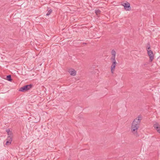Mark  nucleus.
Wrapping results in <instances>:
<instances>
[{"label":"nucleus","instance_id":"nucleus-5","mask_svg":"<svg viewBox=\"0 0 160 160\" xmlns=\"http://www.w3.org/2000/svg\"><path fill=\"white\" fill-rule=\"evenodd\" d=\"M124 7V9L127 11H129L131 9V8L130 6V4L129 3L127 2L124 3L122 4Z\"/></svg>","mask_w":160,"mask_h":160},{"label":"nucleus","instance_id":"nucleus-12","mask_svg":"<svg viewBox=\"0 0 160 160\" xmlns=\"http://www.w3.org/2000/svg\"><path fill=\"white\" fill-rule=\"evenodd\" d=\"M11 142H9V141H7L5 144L6 145H9L11 144Z\"/></svg>","mask_w":160,"mask_h":160},{"label":"nucleus","instance_id":"nucleus-6","mask_svg":"<svg viewBox=\"0 0 160 160\" xmlns=\"http://www.w3.org/2000/svg\"><path fill=\"white\" fill-rule=\"evenodd\" d=\"M153 127L157 132L160 134V125L158 122H156L153 125Z\"/></svg>","mask_w":160,"mask_h":160},{"label":"nucleus","instance_id":"nucleus-15","mask_svg":"<svg viewBox=\"0 0 160 160\" xmlns=\"http://www.w3.org/2000/svg\"><path fill=\"white\" fill-rule=\"evenodd\" d=\"M8 136H10L12 137V133L11 131L9 132V133H8Z\"/></svg>","mask_w":160,"mask_h":160},{"label":"nucleus","instance_id":"nucleus-8","mask_svg":"<svg viewBox=\"0 0 160 160\" xmlns=\"http://www.w3.org/2000/svg\"><path fill=\"white\" fill-rule=\"evenodd\" d=\"M116 52L114 50H112L111 51V54L112 56L111 58V60H115L116 56Z\"/></svg>","mask_w":160,"mask_h":160},{"label":"nucleus","instance_id":"nucleus-1","mask_svg":"<svg viewBox=\"0 0 160 160\" xmlns=\"http://www.w3.org/2000/svg\"><path fill=\"white\" fill-rule=\"evenodd\" d=\"M142 118L141 116L139 115L134 119L132 124L131 131L137 137L139 136L137 131L139 127Z\"/></svg>","mask_w":160,"mask_h":160},{"label":"nucleus","instance_id":"nucleus-3","mask_svg":"<svg viewBox=\"0 0 160 160\" xmlns=\"http://www.w3.org/2000/svg\"><path fill=\"white\" fill-rule=\"evenodd\" d=\"M112 61V65L111 66V72L112 74L114 73V71L117 62L115 60H111Z\"/></svg>","mask_w":160,"mask_h":160},{"label":"nucleus","instance_id":"nucleus-4","mask_svg":"<svg viewBox=\"0 0 160 160\" xmlns=\"http://www.w3.org/2000/svg\"><path fill=\"white\" fill-rule=\"evenodd\" d=\"M148 54L150 60L152 62L154 58V55L152 52L150 50H147Z\"/></svg>","mask_w":160,"mask_h":160},{"label":"nucleus","instance_id":"nucleus-13","mask_svg":"<svg viewBox=\"0 0 160 160\" xmlns=\"http://www.w3.org/2000/svg\"><path fill=\"white\" fill-rule=\"evenodd\" d=\"M100 12H101V11L99 10H97L95 11V13L97 15L98 14H99V13H100Z\"/></svg>","mask_w":160,"mask_h":160},{"label":"nucleus","instance_id":"nucleus-11","mask_svg":"<svg viewBox=\"0 0 160 160\" xmlns=\"http://www.w3.org/2000/svg\"><path fill=\"white\" fill-rule=\"evenodd\" d=\"M52 12V9L49 10L48 11V12H47V13L46 14V15L47 16L49 15Z\"/></svg>","mask_w":160,"mask_h":160},{"label":"nucleus","instance_id":"nucleus-7","mask_svg":"<svg viewBox=\"0 0 160 160\" xmlns=\"http://www.w3.org/2000/svg\"><path fill=\"white\" fill-rule=\"evenodd\" d=\"M68 72L72 76H74L76 75V71L73 69L71 68L69 69Z\"/></svg>","mask_w":160,"mask_h":160},{"label":"nucleus","instance_id":"nucleus-2","mask_svg":"<svg viewBox=\"0 0 160 160\" xmlns=\"http://www.w3.org/2000/svg\"><path fill=\"white\" fill-rule=\"evenodd\" d=\"M32 86V84L26 85L20 88L19 90V91L21 92H24L29 90Z\"/></svg>","mask_w":160,"mask_h":160},{"label":"nucleus","instance_id":"nucleus-16","mask_svg":"<svg viewBox=\"0 0 160 160\" xmlns=\"http://www.w3.org/2000/svg\"><path fill=\"white\" fill-rule=\"evenodd\" d=\"M6 131L7 132V133H9V132H10V130L9 129H6Z\"/></svg>","mask_w":160,"mask_h":160},{"label":"nucleus","instance_id":"nucleus-10","mask_svg":"<svg viewBox=\"0 0 160 160\" xmlns=\"http://www.w3.org/2000/svg\"><path fill=\"white\" fill-rule=\"evenodd\" d=\"M6 140L9 142H12V137L8 136L7 138L6 139Z\"/></svg>","mask_w":160,"mask_h":160},{"label":"nucleus","instance_id":"nucleus-14","mask_svg":"<svg viewBox=\"0 0 160 160\" xmlns=\"http://www.w3.org/2000/svg\"><path fill=\"white\" fill-rule=\"evenodd\" d=\"M147 48V50H150V46L149 43L148 44Z\"/></svg>","mask_w":160,"mask_h":160},{"label":"nucleus","instance_id":"nucleus-9","mask_svg":"<svg viewBox=\"0 0 160 160\" xmlns=\"http://www.w3.org/2000/svg\"><path fill=\"white\" fill-rule=\"evenodd\" d=\"M7 79L9 81H12V79L11 78V75H9L7 76Z\"/></svg>","mask_w":160,"mask_h":160}]
</instances>
